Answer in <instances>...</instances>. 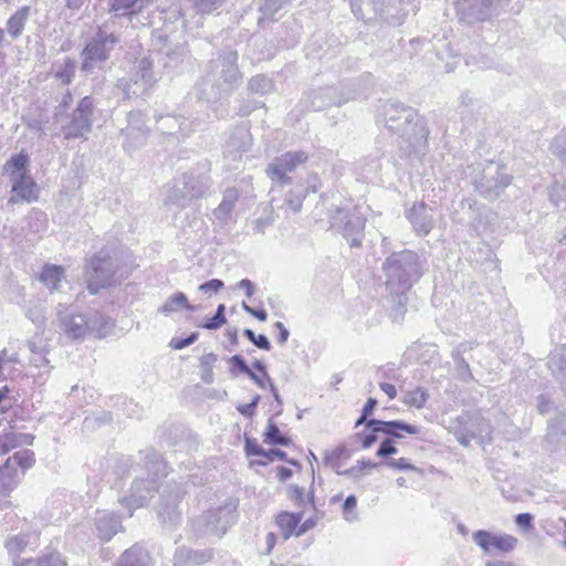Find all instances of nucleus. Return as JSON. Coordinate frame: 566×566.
<instances>
[{
	"mask_svg": "<svg viewBox=\"0 0 566 566\" xmlns=\"http://www.w3.org/2000/svg\"><path fill=\"white\" fill-rule=\"evenodd\" d=\"M384 125L391 134L398 136L401 158L421 153L427 144L428 130L418 119L417 111L399 101H387L384 105Z\"/></svg>",
	"mask_w": 566,
	"mask_h": 566,
	"instance_id": "f257e3e1",
	"label": "nucleus"
},
{
	"mask_svg": "<svg viewBox=\"0 0 566 566\" xmlns=\"http://www.w3.org/2000/svg\"><path fill=\"white\" fill-rule=\"evenodd\" d=\"M237 61L238 52L226 48L209 62L206 74L197 85L200 99L217 103L232 94L242 77Z\"/></svg>",
	"mask_w": 566,
	"mask_h": 566,
	"instance_id": "f03ea898",
	"label": "nucleus"
},
{
	"mask_svg": "<svg viewBox=\"0 0 566 566\" xmlns=\"http://www.w3.org/2000/svg\"><path fill=\"white\" fill-rule=\"evenodd\" d=\"M129 273L124 251L115 244L105 245L86 260L87 290L96 295L103 289L120 284Z\"/></svg>",
	"mask_w": 566,
	"mask_h": 566,
	"instance_id": "7ed1b4c3",
	"label": "nucleus"
},
{
	"mask_svg": "<svg viewBox=\"0 0 566 566\" xmlns=\"http://www.w3.org/2000/svg\"><path fill=\"white\" fill-rule=\"evenodd\" d=\"M381 270L389 291L408 292L428 271V262L412 250H402L387 256Z\"/></svg>",
	"mask_w": 566,
	"mask_h": 566,
	"instance_id": "20e7f679",
	"label": "nucleus"
},
{
	"mask_svg": "<svg viewBox=\"0 0 566 566\" xmlns=\"http://www.w3.org/2000/svg\"><path fill=\"white\" fill-rule=\"evenodd\" d=\"M59 328L71 339H83L88 335L104 337L109 327V319L101 312L88 308L78 312L74 304L59 303L56 306Z\"/></svg>",
	"mask_w": 566,
	"mask_h": 566,
	"instance_id": "39448f33",
	"label": "nucleus"
},
{
	"mask_svg": "<svg viewBox=\"0 0 566 566\" xmlns=\"http://www.w3.org/2000/svg\"><path fill=\"white\" fill-rule=\"evenodd\" d=\"M114 19H108L96 31L90 35L81 51V71L85 74H93L94 70L101 69L102 65L111 57L112 52L120 43V34L114 30Z\"/></svg>",
	"mask_w": 566,
	"mask_h": 566,
	"instance_id": "423d86ee",
	"label": "nucleus"
},
{
	"mask_svg": "<svg viewBox=\"0 0 566 566\" xmlns=\"http://www.w3.org/2000/svg\"><path fill=\"white\" fill-rule=\"evenodd\" d=\"M155 56L159 59L161 55L160 53L145 55L137 61L132 74L117 80L116 87L123 92L125 98H139L150 94L158 81L154 72Z\"/></svg>",
	"mask_w": 566,
	"mask_h": 566,
	"instance_id": "0eeeda50",
	"label": "nucleus"
},
{
	"mask_svg": "<svg viewBox=\"0 0 566 566\" xmlns=\"http://www.w3.org/2000/svg\"><path fill=\"white\" fill-rule=\"evenodd\" d=\"M237 504L229 502L208 510L195 518L191 528L197 537H216L219 539L237 522Z\"/></svg>",
	"mask_w": 566,
	"mask_h": 566,
	"instance_id": "6e6552de",
	"label": "nucleus"
},
{
	"mask_svg": "<svg viewBox=\"0 0 566 566\" xmlns=\"http://www.w3.org/2000/svg\"><path fill=\"white\" fill-rule=\"evenodd\" d=\"M473 171L472 182L475 190L488 200L497 199L512 180L506 166L496 161L478 164Z\"/></svg>",
	"mask_w": 566,
	"mask_h": 566,
	"instance_id": "1a4fd4ad",
	"label": "nucleus"
},
{
	"mask_svg": "<svg viewBox=\"0 0 566 566\" xmlns=\"http://www.w3.org/2000/svg\"><path fill=\"white\" fill-rule=\"evenodd\" d=\"M331 228L340 233L352 248L361 247L366 218L356 209L336 207L329 210Z\"/></svg>",
	"mask_w": 566,
	"mask_h": 566,
	"instance_id": "9d476101",
	"label": "nucleus"
},
{
	"mask_svg": "<svg viewBox=\"0 0 566 566\" xmlns=\"http://www.w3.org/2000/svg\"><path fill=\"white\" fill-rule=\"evenodd\" d=\"M210 186L211 178L207 172L189 171L176 181L168 199L178 207L185 208L191 200L203 197Z\"/></svg>",
	"mask_w": 566,
	"mask_h": 566,
	"instance_id": "9b49d317",
	"label": "nucleus"
},
{
	"mask_svg": "<svg viewBox=\"0 0 566 566\" xmlns=\"http://www.w3.org/2000/svg\"><path fill=\"white\" fill-rule=\"evenodd\" d=\"M186 490L181 483L169 482L160 493V502L156 511L163 527L172 530L180 524L181 512L178 504L184 499Z\"/></svg>",
	"mask_w": 566,
	"mask_h": 566,
	"instance_id": "f8f14e48",
	"label": "nucleus"
},
{
	"mask_svg": "<svg viewBox=\"0 0 566 566\" xmlns=\"http://www.w3.org/2000/svg\"><path fill=\"white\" fill-rule=\"evenodd\" d=\"M34 463V452L29 449L17 451L9 457L0 465V494H9L17 486L20 475H23Z\"/></svg>",
	"mask_w": 566,
	"mask_h": 566,
	"instance_id": "ddd939ff",
	"label": "nucleus"
},
{
	"mask_svg": "<svg viewBox=\"0 0 566 566\" xmlns=\"http://www.w3.org/2000/svg\"><path fill=\"white\" fill-rule=\"evenodd\" d=\"M95 102L91 95L80 99L76 107L69 115V122L62 126L65 139H77L91 133L93 127V114Z\"/></svg>",
	"mask_w": 566,
	"mask_h": 566,
	"instance_id": "4468645a",
	"label": "nucleus"
},
{
	"mask_svg": "<svg viewBox=\"0 0 566 566\" xmlns=\"http://www.w3.org/2000/svg\"><path fill=\"white\" fill-rule=\"evenodd\" d=\"M308 155L303 150L286 151L275 157L266 167V176L280 187L292 184V177L287 174L293 172L296 168L305 164Z\"/></svg>",
	"mask_w": 566,
	"mask_h": 566,
	"instance_id": "2eb2a0df",
	"label": "nucleus"
},
{
	"mask_svg": "<svg viewBox=\"0 0 566 566\" xmlns=\"http://www.w3.org/2000/svg\"><path fill=\"white\" fill-rule=\"evenodd\" d=\"M126 119L127 125L120 129V134L125 138L123 148L130 154L145 145L149 128L145 123V115L140 111L129 112Z\"/></svg>",
	"mask_w": 566,
	"mask_h": 566,
	"instance_id": "dca6fc26",
	"label": "nucleus"
},
{
	"mask_svg": "<svg viewBox=\"0 0 566 566\" xmlns=\"http://www.w3.org/2000/svg\"><path fill=\"white\" fill-rule=\"evenodd\" d=\"M157 491L158 481L156 479H135L129 494L124 496L120 503L128 509V516H132L134 510L147 505Z\"/></svg>",
	"mask_w": 566,
	"mask_h": 566,
	"instance_id": "f3484780",
	"label": "nucleus"
},
{
	"mask_svg": "<svg viewBox=\"0 0 566 566\" xmlns=\"http://www.w3.org/2000/svg\"><path fill=\"white\" fill-rule=\"evenodd\" d=\"M38 545L39 534L36 533L14 535L4 542V547L12 558L13 566H27V563H32V557L20 558V555L33 552Z\"/></svg>",
	"mask_w": 566,
	"mask_h": 566,
	"instance_id": "a211bd4d",
	"label": "nucleus"
},
{
	"mask_svg": "<svg viewBox=\"0 0 566 566\" xmlns=\"http://www.w3.org/2000/svg\"><path fill=\"white\" fill-rule=\"evenodd\" d=\"M354 96L345 95L338 87L327 86L313 90L306 95L307 106L315 111H323L331 106H340Z\"/></svg>",
	"mask_w": 566,
	"mask_h": 566,
	"instance_id": "6ab92c4d",
	"label": "nucleus"
},
{
	"mask_svg": "<svg viewBox=\"0 0 566 566\" xmlns=\"http://www.w3.org/2000/svg\"><path fill=\"white\" fill-rule=\"evenodd\" d=\"M472 539L486 554H492L493 549L501 553H510L517 545V538L512 535H496L485 530H479L474 532Z\"/></svg>",
	"mask_w": 566,
	"mask_h": 566,
	"instance_id": "aec40b11",
	"label": "nucleus"
},
{
	"mask_svg": "<svg viewBox=\"0 0 566 566\" xmlns=\"http://www.w3.org/2000/svg\"><path fill=\"white\" fill-rule=\"evenodd\" d=\"M432 211V208L428 207L424 202H417L406 211V218L418 235L424 237L433 229Z\"/></svg>",
	"mask_w": 566,
	"mask_h": 566,
	"instance_id": "412c9836",
	"label": "nucleus"
},
{
	"mask_svg": "<svg viewBox=\"0 0 566 566\" xmlns=\"http://www.w3.org/2000/svg\"><path fill=\"white\" fill-rule=\"evenodd\" d=\"M486 2L488 0H458L455 9L459 19L468 24L484 21L491 14Z\"/></svg>",
	"mask_w": 566,
	"mask_h": 566,
	"instance_id": "4be33fe9",
	"label": "nucleus"
},
{
	"mask_svg": "<svg viewBox=\"0 0 566 566\" xmlns=\"http://www.w3.org/2000/svg\"><path fill=\"white\" fill-rule=\"evenodd\" d=\"M214 556L212 548L193 549L188 546L176 548L172 564L174 566H200L210 562Z\"/></svg>",
	"mask_w": 566,
	"mask_h": 566,
	"instance_id": "5701e85b",
	"label": "nucleus"
},
{
	"mask_svg": "<svg viewBox=\"0 0 566 566\" xmlns=\"http://www.w3.org/2000/svg\"><path fill=\"white\" fill-rule=\"evenodd\" d=\"M252 144V136L245 126H237L230 134L224 145V156L237 160Z\"/></svg>",
	"mask_w": 566,
	"mask_h": 566,
	"instance_id": "b1692460",
	"label": "nucleus"
},
{
	"mask_svg": "<svg viewBox=\"0 0 566 566\" xmlns=\"http://www.w3.org/2000/svg\"><path fill=\"white\" fill-rule=\"evenodd\" d=\"M11 191L14 193L10 197L9 203H18L20 201L33 202L39 198V188L32 176L25 175L17 179L10 180Z\"/></svg>",
	"mask_w": 566,
	"mask_h": 566,
	"instance_id": "393cba45",
	"label": "nucleus"
},
{
	"mask_svg": "<svg viewBox=\"0 0 566 566\" xmlns=\"http://www.w3.org/2000/svg\"><path fill=\"white\" fill-rule=\"evenodd\" d=\"M406 7L405 0H380L376 7L379 11L378 20L390 25H400L407 15Z\"/></svg>",
	"mask_w": 566,
	"mask_h": 566,
	"instance_id": "a878e982",
	"label": "nucleus"
},
{
	"mask_svg": "<svg viewBox=\"0 0 566 566\" xmlns=\"http://www.w3.org/2000/svg\"><path fill=\"white\" fill-rule=\"evenodd\" d=\"M240 198L239 189L231 187L223 191L222 200L217 208L213 209L212 216L219 227L227 226L233 219V210Z\"/></svg>",
	"mask_w": 566,
	"mask_h": 566,
	"instance_id": "bb28decb",
	"label": "nucleus"
},
{
	"mask_svg": "<svg viewBox=\"0 0 566 566\" xmlns=\"http://www.w3.org/2000/svg\"><path fill=\"white\" fill-rule=\"evenodd\" d=\"M139 454L143 468L148 474L147 479L151 478L159 481V479L167 475V462L158 451L154 448H147L140 451Z\"/></svg>",
	"mask_w": 566,
	"mask_h": 566,
	"instance_id": "cd10ccee",
	"label": "nucleus"
},
{
	"mask_svg": "<svg viewBox=\"0 0 566 566\" xmlns=\"http://www.w3.org/2000/svg\"><path fill=\"white\" fill-rule=\"evenodd\" d=\"M168 447L174 449V452H186L197 450L198 439L191 430L186 428H174L169 432Z\"/></svg>",
	"mask_w": 566,
	"mask_h": 566,
	"instance_id": "c85d7f7f",
	"label": "nucleus"
},
{
	"mask_svg": "<svg viewBox=\"0 0 566 566\" xmlns=\"http://www.w3.org/2000/svg\"><path fill=\"white\" fill-rule=\"evenodd\" d=\"M370 424L377 427L375 431H380V433L386 434L387 438H391L392 440L403 438V432L408 434H417L419 432L418 427L402 420L385 421L373 419Z\"/></svg>",
	"mask_w": 566,
	"mask_h": 566,
	"instance_id": "c756f323",
	"label": "nucleus"
},
{
	"mask_svg": "<svg viewBox=\"0 0 566 566\" xmlns=\"http://www.w3.org/2000/svg\"><path fill=\"white\" fill-rule=\"evenodd\" d=\"M31 17V7L23 6L15 10L6 21L4 31L12 41L18 40L24 32Z\"/></svg>",
	"mask_w": 566,
	"mask_h": 566,
	"instance_id": "7c9ffc66",
	"label": "nucleus"
},
{
	"mask_svg": "<svg viewBox=\"0 0 566 566\" xmlns=\"http://www.w3.org/2000/svg\"><path fill=\"white\" fill-rule=\"evenodd\" d=\"M65 269L62 265L45 263L38 276V280L51 292H59L61 284L65 281Z\"/></svg>",
	"mask_w": 566,
	"mask_h": 566,
	"instance_id": "2f4dec72",
	"label": "nucleus"
},
{
	"mask_svg": "<svg viewBox=\"0 0 566 566\" xmlns=\"http://www.w3.org/2000/svg\"><path fill=\"white\" fill-rule=\"evenodd\" d=\"M97 536L104 541H111L114 535L122 528L120 518L108 512L98 513L95 518Z\"/></svg>",
	"mask_w": 566,
	"mask_h": 566,
	"instance_id": "473e14b6",
	"label": "nucleus"
},
{
	"mask_svg": "<svg viewBox=\"0 0 566 566\" xmlns=\"http://www.w3.org/2000/svg\"><path fill=\"white\" fill-rule=\"evenodd\" d=\"M116 566H151V557L147 549L136 543L120 555Z\"/></svg>",
	"mask_w": 566,
	"mask_h": 566,
	"instance_id": "72a5a7b5",
	"label": "nucleus"
},
{
	"mask_svg": "<svg viewBox=\"0 0 566 566\" xmlns=\"http://www.w3.org/2000/svg\"><path fill=\"white\" fill-rule=\"evenodd\" d=\"M30 156L25 150L12 155L4 165V171L8 174L9 179L13 180L19 177L29 175Z\"/></svg>",
	"mask_w": 566,
	"mask_h": 566,
	"instance_id": "f704fd0d",
	"label": "nucleus"
},
{
	"mask_svg": "<svg viewBox=\"0 0 566 566\" xmlns=\"http://www.w3.org/2000/svg\"><path fill=\"white\" fill-rule=\"evenodd\" d=\"M143 10L142 0H109L108 13L113 18H133Z\"/></svg>",
	"mask_w": 566,
	"mask_h": 566,
	"instance_id": "c9c22d12",
	"label": "nucleus"
},
{
	"mask_svg": "<svg viewBox=\"0 0 566 566\" xmlns=\"http://www.w3.org/2000/svg\"><path fill=\"white\" fill-rule=\"evenodd\" d=\"M33 437L27 433L6 432L0 433V455H4L15 448L32 444Z\"/></svg>",
	"mask_w": 566,
	"mask_h": 566,
	"instance_id": "e433bc0d",
	"label": "nucleus"
},
{
	"mask_svg": "<svg viewBox=\"0 0 566 566\" xmlns=\"http://www.w3.org/2000/svg\"><path fill=\"white\" fill-rule=\"evenodd\" d=\"M263 442L269 446L289 447L292 444V439L284 436L273 419L270 418L263 433Z\"/></svg>",
	"mask_w": 566,
	"mask_h": 566,
	"instance_id": "4c0bfd02",
	"label": "nucleus"
},
{
	"mask_svg": "<svg viewBox=\"0 0 566 566\" xmlns=\"http://www.w3.org/2000/svg\"><path fill=\"white\" fill-rule=\"evenodd\" d=\"M290 0H263L259 7L261 15L258 18V25L263 27L266 21H274L275 14L289 2Z\"/></svg>",
	"mask_w": 566,
	"mask_h": 566,
	"instance_id": "58836bf2",
	"label": "nucleus"
},
{
	"mask_svg": "<svg viewBox=\"0 0 566 566\" xmlns=\"http://www.w3.org/2000/svg\"><path fill=\"white\" fill-rule=\"evenodd\" d=\"M467 350L465 344H460L452 350V358L455 364V370L459 379L470 381L473 379L470 366L463 358V353Z\"/></svg>",
	"mask_w": 566,
	"mask_h": 566,
	"instance_id": "ea45409f",
	"label": "nucleus"
},
{
	"mask_svg": "<svg viewBox=\"0 0 566 566\" xmlns=\"http://www.w3.org/2000/svg\"><path fill=\"white\" fill-rule=\"evenodd\" d=\"M548 366L557 378L566 385V344L555 350L548 360Z\"/></svg>",
	"mask_w": 566,
	"mask_h": 566,
	"instance_id": "a19ab883",
	"label": "nucleus"
},
{
	"mask_svg": "<svg viewBox=\"0 0 566 566\" xmlns=\"http://www.w3.org/2000/svg\"><path fill=\"white\" fill-rule=\"evenodd\" d=\"M302 520L301 513L282 512L276 516V524L282 530L284 539H287Z\"/></svg>",
	"mask_w": 566,
	"mask_h": 566,
	"instance_id": "79ce46f5",
	"label": "nucleus"
},
{
	"mask_svg": "<svg viewBox=\"0 0 566 566\" xmlns=\"http://www.w3.org/2000/svg\"><path fill=\"white\" fill-rule=\"evenodd\" d=\"M273 88H274L273 81L264 74L254 75L248 82V91L251 94H256V95L262 96V95H265V94L272 92Z\"/></svg>",
	"mask_w": 566,
	"mask_h": 566,
	"instance_id": "37998d69",
	"label": "nucleus"
},
{
	"mask_svg": "<svg viewBox=\"0 0 566 566\" xmlns=\"http://www.w3.org/2000/svg\"><path fill=\"white\" fill-rule=\"evenodd\" d=\"M188 305V297L184 292H176L170 295L166 302L158 308V312L165 315H170L180 308Z\"/></svg>",
	"mask_w": 566,
	"mask_h": 566,
	"instance_id": "c03bdc74",
	"label": "nucleus"
},
{
	"mask_svg": "<svg viewBox=\"0 0 566 566\" xmlns=\"http://www.w3.org/2000/svg\"><path fill=\"white\" fill-rule=\"evenodd\" d=\"M76 62L71 57H65L54 73L55 78L64 85H70L75 76Z\"/></svg>",
	"mask_w": 566,
	"mask_h": 566,
	"instance_id": "a18cd8bd",
	"label": "nucleus"
},
{
	"mask_svg": "<svg viewBox=\"0 0 566 566\" xmlns=\"http://www.w3.org/2000/svg\"><path fill=\"white\" fill-rule=\"evenodd\" d=\"M350 457L349 451L345 446H339L332 451H326L324 462L329 465L335 472H338L342 467V460Z\"/></svg>",
	"mask_w": 566,
	"mask_h": 566,
	"instance_id": "49530a36",
	"label": "nucleus"
},
{
	"mask_svg": "<svg viewBox=\"0 0 566 566\" xmlns=\"http://www.w3.org/2000/svg\"><path fill=\"white\" fill-rule=\"evenodd\" d=\"M392 298V308L390 316L394 321H399L403 317L407 311L408 296L407 292L389 291Z\"/></svg>",
	"mask_w": 566,
	"mask_h": 566,
	"instance_id": "de8ad7c7",
	"label": "nucleus"
},
{
	"mask_svg": "<svg viewBox=\"0 0 566 566\" xmlns=\"http://www.w3.org/2000/svg\"><path fill=\"white\" fill-rule=\"evenodd\" d=\"M218 360V355L209 353L200 358L201 380L211 385L214 380L212 366Z\"/></svg>",
	"mask_w": 566,
	"mask_h": 566,
	"instance_id": "09e8293b",
	"label": "nucleus"
},
{
	"mask_svg": "<svg viewBox=\"0 0 566 566\" xmlns=\"http://www.w3.org/2000/svg\"><path fill=\"white\" fill-rule=\"evenodd\" d=\"M227 323L226 317V305L219 304L217 306V311L212 317L206 318L203 323L199 325V327L209 329V331H217L221 328Z\"/></svg>",
	"mask_w": 566,
	"mask_h": 566,
	"instance_id": "8fccbe9b",
	"label": "nucleus"
},
{
	"mask_svg": "<svg viewBox=\"0 0 566 566\" xmlns=\"http://www.w3.org/2000/svg\"><path fill=\"white\" fill-rule=\"evenodd\" d=\"M429 398L428 392L421 388L417 387L416 389L408 391L403 398V402L408 406L416 407L417 409L422 408Z\"/></svg>",
	"mask_w": 566,
	"mask_h": 566,
	"instance_id": "3c124183",
	"label": "nucleus"
},
{
	"mask_svg": "<svg viewBox=\"0 0 566 566\" xmlns=\"http://www.w3.org/2000/svg\"><path fill=\"white\" fill-rule=\"evenodd\" d=\"M552 153L566 165V129L557 134L551 143Z\"/></svg>",
	"mask_w": 566,
	"mask_h": 566,
	"instance_id": "603ef678",
	"label": "nucleus"
},
{
	"mask_svg": "<svg viewBox=\"0 0 566 566\" xmlns=\"http://www.w3.org/2000/svg\"><path fill=\"white\" fill-rule=\"evenodd\" d=\"M548 196L552 203L556 207L566 209V185L554 182L548 189Z\"/></svg>",
	"mask_w": 566,
	"mask_h": 566,
	"instance_id": "864d4df0",
	"label": "nucleus"
},
{
	"mask_svg": "<svg viewBox=\"0 0 566 566\" xmlns=\"http://www.w3.org/2000/svg\"><path fill=\"white\" fill-rule=\"evenodd\" d=\"M252 367H253L254 370L259 371L260 374H262L264 376V378L268 381L270 391L273 395L274 400L277 402L279 406H282L283 405V400H282V398H281V396H280V394L277 391V388L273 384L270 375L268 374L266 365L262 360L255 359L252 363Z\"/></svg>",
	"mask_w": 566,
	"mask_h": 566,
	"instance_id": "5fc2aeb1",
	"label": "nucleus"
},
{
	"mask_svg": "<svg viewBox=\"0 0 566 566\" xmlns=\"http://www.w3.org/2000/svg\"><path fill=\"white\" fill-rule=\"evenodd\" d=\"M230 369L229 373L232 377H238L240 374L248 375L252 368L249 367L244 357L240 354H235L229 358Z\"/></svg>",
	"mask_w": 566,
	"mask_h": 566,
	"instance_id": "6e6d98bb",
	"label": "nucleus"
},
{
	"mask_svg": "<svg viewBox=\"0 0 566 566\" xmlns=\"http://www.w3.org/2000/svg\"><path fill=\"white\" fill-rule=\"evenodd\" d=\"M373 419L374 418H370V420H368L366 423V429L368 430V432L363 431V432L357 433V437L360 440L363 449L370 448L378 440L377 434L380 433V431H375L377 429V427L370 424Z\"/></svg>",
	"mask_w": 566,
	"mask_h": 566,
	"instance_id": "4d7b16f0",
	"label": "nucleus"
},
{
	"mask_svg": "<svg viewBox=\"0 0 566 566\" xmlns=\"http://www.w3.org/2000/svg\"><path fill=\"white\" fill-rule=\"evenodd\" d=\"M226 0H192L193 7L200 14H211L220 9Z\"/></svg>",
	"mask_w": 566,
	"mask_h": 566,
	"instance_id": "13d9d810",
	"label": "nucleus"
},
{
	"mask_svg": "<svg viewBox=\"0 0 566 566\" xmlns=\"http://www.w3.org/2000/svg\"><path fill=\"white\" fill-rule=\"evenodd\" d=\"M363 171L368 175H376L381 169V155L377 151L365 158L361 167Z\"/></svg>",
	"mask_w": 566,
	"mask_h": 566,
	"instance_id": "bf43d9fd",
	"label": "nucleus"
},
{
	"mask_svg": "<svg viewBox=\"0 0 566 566\" xmlns=\"http://www.w3.org/2000/svg\"><path fill=\"white\" fill-rule=\"evenodd\" d=\"M27 566H65V563L59 554H50L36 560L32 559V563H27Z\"/></svg>",
	"mask_w": 566,
	"mask_h": 566,
	"instance_id": "052dcab7",
	"label": "nucleus"
},
{
	"mask_svg": "<svg viewBox=\"0 0 566 566\" xmlns=\"http://www.w3.org/2000/svg\"><path fill=\"white\" fill-rule=\"evenodd\" d=\"M397 452L398 449L395 446V441L391 438H386L380 442L376 451V455L386 459L390 455L396 454Z\"/></svg>",
	"mask_w": 566,
	"mask_h": 566,
	"instance_id": "680f3d73",
	"label": "nucleus"
},
{
	"mask_svg": "<svg viewBox=\"0 0 566 566\" xmlns=\"http://www.w3.org/2000/svg\"><path fill=\"white\" fill-rule=\"evenodd\" d=\"M357 506V499L355 495H348L343 503V515L344 518L348 522H353L356 520V514L354 513Z\"/></svg>",
	"mask_w": 566,
	"mask_h": 566,
	"instance_id": "e2e57ef3",
	"label": "nucleus"
},
{
	"mask_svg": "<svg viewBox=\"0 0 566 566\" xmlns=\"http://www.w3.org/2000/svg\"><path fill=\"white\" fill-rule=\"evenodd\" d=\"M199 334L197 332L190 333L187 337H175L170 340V347L174 349H184L197 342Z\"/></svg>",
	"mask_w": 566,
	"mask_h": 566,
	"instance_id": "0e129e2a",
	"label": "nucleus"
},
{
	"mask_svg": "<svg viewBox=\"0 0 566 566\" xmlns=\"http://www.w3.org/2000/svg\"><path fill=\"white\" fill-rule=\"evenodd\" d=\"M223 286H224V283L222 280L211 279V280L200 284L198 290L206 294L212 295V294L218 293L220 290H222Z\"/></svg>",
	"mask_w": 566,
	"mask_h": 566,
	"instance_id": "69168bd1",
	"label": "nucleus"
},
{
	"mask_svg": "<svg viewBox=\"0 0 566 566\" xmlns=\"http://www.w3.org/2000/svg\"><path fill=\"white\" fill-rule=\"evenodd\" d=\"M384 464L395 470L419 471V469L411 464L406 458L391 459L386 461Z\"/></svg>",
	"mask_w": 566,
	"mask_h": 566,
	"instance_id": "338daca9",
	"label": "nucleus"
},
{
	"mask_svg": "<svg viewBox=\"0 0 566 566\" xmlns=\"http://www.w3.org/2000/svg\"><path fill=\"white\" fill-rule=\"evenodd\" d=\"M244 451L248 457L258 455L263 457L265 454V449H263L253 438H245Z\"/></svg>",
	"mask_w": 566,
	"mask_h": 566,
	"instance_id": "774afa93",
	"label": "nucleus"
}]
</instances>
